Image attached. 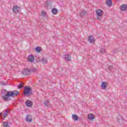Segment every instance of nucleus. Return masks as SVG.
Listing matches in <instances>:
<instances>
[{"mask_svg": "<svg viewBox=\"0 0 127 127\" xmlns=\"http://www.w3.org/2000/svg\"><path fill=\"white\" fill-rule=\"evenodd\" d=\"M19 94V92L17 90H14L12 91L7 92V95H6L7 98H9V97H16Z\"/></svg>", "mask_w": 127, "mask_h": 127, "instance_id": "nucleus-1", "label": "nucleus"}, {"mask_svg": "<svg viewBox=\"0 0 127 127\" xmlns=\"http://www.w3.org/2000/svg\"><path fill=\"white\" fill-rule=\"evenodd\" d=\"M24 95H32V89H31V87H25L24 88Z\"/></svg>", "mask_w": 127, "mask_h": 127, "instance_id": "nucleus-2", "label": "nucleus"}, {"mask_svg": "<svg viewBox=\"0 0 127 127\" xmlns=\"http://www.w3.org/2000/svg\"><path fill=\"white\" fill-rule=\"evenodd\" d=\"M7 92L9 91H6V90H4L3 92H1L2 98L3 99V100H4V101H6V102H8V101L10 100V98L9 97H6V95H7Z\"/></svg>", "mask_w": 127, "mask_h": 127, "instance_id": "nucleus-3", "label": "nucleus"}, {"mask_svg": "<svg viewBox=\"0 0 127 127\" xmlns=\"http://www.w3.org/2000/svg\"><path fill=\"white\" fill-rule=\"evenodd\" d=\"M96 13L97 15V19H98L99 20H101V18H102V16L103 15V13H104V12L102 11V9H99L96 10Z\"/></svg>", "mask_w": 127, "mask_h": 127, "instance_id": "nucleus-4", "label": "nucleus"}, {"mask_svg": "<svg viewBox=\"0 0 127 127\" xmlns=\"http://www.w3.org/2000/svg\"><path fill=\"white\" fill-rule=\"evenodd\" d=\"M22 74L25 76L30 75V69L25 68L22 71Z\"/></svg>", "mask_w": 127, "mask_h": 127, "instance_id": "nucleus-5", "label": "nucleus"}, {"mask_svg": "<svg viewBox=\"0 0 127 127\" xmlns=\"http://www.w3.org/2000/svg\"><path fill=\"white\" fill-rule=\"evenodd\" d=\"M88 41L91 44L93 43H95V39L94 38V36L92 35H90L88 37Z\"/></svg>", "mask_w": 127, "mask_h": 127, "instance_id": "nucleus-6", "label": "nucleus"}, {"mask_svg": "<svg viewBox=\"0 0 127 127\" xmlns=\"http://www.w3.org/2000/svg\"><path fill=\"white\" fill-rule=\"evenodd\" d=\"M20 10V7L15 5L13 7V12H15V13H16V12H18Z\"/></svg>", "mask_w": 127, "mask_h": 127, "instance_id": "nucleus-7", "label": "nucleus"}, {"mask_svg": "<svg viewBox=\"0 0 127 127\" xmlns=\"http://www.w3.org/2000/svg\"><path fill=\"white\" fill-rule=\"evenodd\" d=\"M101 87L103 90H106V89H107V87H108V82L106 81L102 82L101 83Z\"/></svg>", "mask_w": 127, "mask_h": 127, "instance_id": "nucleus-8", "label": "nucleus"}, {"mask_svg": "<svg viewBox=\"0 0 127 127\" xmlns=\"http://www.w3.org/2000/svg\"><path fill=\"white\" fill-rule=\"evenodd\" d=\"M28 61L29 62H31V63H33L34 62V56L30 55L28 57Z\"/></svg>", "mask_w": 127, "mask_h": 127, "instance_id": "nucleus-9", "label": "nucleus"}, {"mask_svg": "<svg viewBox=\"0 0 127 127\" xmlns=\"http://www.w3.org/2000/svg\"><path fill=\"white\" fill-rule=\"evenodd\" d=\"M72 119L73 121H75V122H78V121H79V117L76 114H73L72 115Z\"/></svg>", "mask_w": 127, "mask_h": 127, "instance_id": "nucleus-10", "label": "nucleus"}, {"mask_svg": "<svg viewBox=\"0 0 127 127\" xmlns=\"http://www.w3.org/2000/svg\"><path fill=\"white\" fill-rule=\"evenodd\" d=\"M26 121L28 123H31L32 122V119H31V116L28 115L26 117Z\"/></svg>", "mask_w": 127, "mask_h": 127, "instance_id": "nucleus-11", "label": "nucleus"}, {"mask_svg": "<svg viewBox=\"0 0 127 127\" xmlns=\"http://www.w3.org/2000/svg\"><path fill=\"white\" fill-rule=\"evenodd\" d=\"M26 106L30 108L32 106V102L30 100H27L25 102Z\"/></svg>", "mask_w": 127, "mask_h": 127, "instance_id": "nucleus-12", "label": "nucleus"}, {"mask_svg": "<svg viewBox=\"0 0 127 127\" xmlns=\"http://www.w3.org/2000/svg\"><path fill=\"white\" fill-rule=\"evenodd\" d=\"M80 16H81V17H83V16H84V15H87V11H86L85 10H82L80 13Z\"/></svg>", "mask_w": 127, "mask_h": 127, "instance_id": "nucleus-13", "label": "nucleus"}, {"mask_svg": "<svg viewBox=\"0 0 127 127\" xmlns=\"http://www.w3.org/2000/svg\"><path fill=\"white\" fill-rule=\"evenodd\" d=\"M106 3L108 6H112L113 5V1L112 0H107Z\"/></svg>", "mask_w": 127, "mask_h": 127, "instance_id": "nucleus-14", "label": "nucleus"}, {"mask_svg": "<svg viewBox=\"0 0 127 127\" xmlns=\"http://www.w3.org/2000/svg\"><path fill=\"white\" fill-rule=\"evenodd\" d=\"M64 56L65 61H71V57L69 55H65Z\"/></svg>", "mask_w": 127, "mask_h": 127, "instance_id": "nucleus-15", "label": "nucleus"}, {"mask_svg": "<svg viewBox=\"0 0 127 127\" xmlns=\"http://www.w3.org/2000/svg\"><path fill=\"white\" fill-rule=\"evenodd\" d=\"M88 119H89L90 121H94L95 116H94V115L93 114L88 115Z\"/></svg>", "mask_w": 127, "mask_h": 127, "instance_id": "nucleus-16", "label": "nucleus"}, {"mask_svg": "<svg viewBox=\"0 0 127 127\" xmlns=\"http://www.w3.org/2000/svg\"><path fill=\"white\" fill-rule=\"evenodd\" d=\"M127 4H123L121 6V10L123 11H125L127 9Z\"/></svg>", "mask_w": 127, "mask_h": 127, "instance_id": "nucleus-17", "label": "nucleus"}, {"mask_svg": "<svg viewBox=\"0 0 127 127\" xmlns=\"http://www.w3.org/2000/svg\"><path fill=\"white\" fill-rule=\"evenodd\" d=\"M36 52L38 53H40V52H41L42 51V50L41 49V47H37L35 48Z\"/></svg>", "mask_w": 127, "mask_h": 127, "instance_id": "nucleus-18", "label": "nucleus"}, {"mask_svg": "<svg viewBox=\"0 0 127 127\" xmlns=\"http://www.w3.org/2000/svg\"><path fill=\"white\" fill-rule=\"evenodd\" d=\"M8 114H9V111H8V110H5V112L3 115L4 120L6 118V117H7V115H8Z\"/></svg>", "mask_w": 127, "mask_h": 127, "instance_id": "nucleus-19", "label": "nucleus"}, {"mask_svg": "<svg viewBox=\"0 0 127 127\" xmlns=\"http://www.w3.org/2000/svg\"><path fill=\"white\" fill-rule=\"evenodd\" d=\"M52 12L53 13V14H56V13L58 12V10H57L56 8H54L52 10Z\"/></svg>", "mask_w": 127, "mask_h": 127, "instance_id": "nucleus-20", "label": "nucleus"}, {"mask_svg": "<svg viewBox=\"0 0 127 127\" xmlns=\"http://www.w3.org/2000/svg\"><path fill=\"white\" fill-rule=\"evenodd\" d=\"M44 105L46 107H49V100H45L44 102Z\"/></svg>", "mask_w": 127, "mask_h": 127, "instance_id": "nucleus-21", "label": "nucleus"}, {"mask_svg": "<svg viewBox=\"0 0 127 127\" xmlns=\"http://www.w3.org/2000/svg\"><path fill=\"white\" fill-rule=\"evenodd\" d=\"M23 85H24V83H23V82H20L19 85H18L17 87L19 89H22V88H23Z\"/></svg>", "mask_w": 127, "mask_h": 127, "instance_id": "nucleus-22", "label": "nucleus"}, {"mask_svg": "<svg viewBox=\"0 0 127 127\" xmlns=\"http://www.w3.org/2000/svg\"><path fill=\"white\" fill-rule=\"evenodd\" d=\"M3 125H4V127H9V125L8 124V122H3Z\"/></svg>", "mask_w": 127, "mask_h": 127, "instance_id": "nucleus-23", "label": "nucleus"}, {"mask_svg": "<svg viewBox=\"0 0 127 127\" xmlns=\"http://www.w3.org/2000/svg\"><path fill=\"white\" fill-rule=\"evenodd\" d=\"M42 62L44 64H46V63H47V59L43 58L42 59Z\"/></svg>", "mask_w": 127, "mask_h": 127, "instance_id": "nucleus-24", "label": "nucleus"}, {"mask_svg": "<svg viewBox=\"0 0 127 127\" xmlns=\"http://www.w3.org/2000/svg\"><path fill=\"white\" fill-rule=\"evenodd\" d=\"M32 72H33V73L36 72V68H32L30 69V74Z\"/></svg>", "mask_w": 127, "mask_h": 127, "instance_id": "nucleus-25", "label": "nucleus"}, {"mask_svg": "<svg viewBox=\"0 0 127 127\" xmlns=\"http://www.w3.org/2000/svg\"><path fill=\"white\" fill-rule=\"evenodd\" d=\"M46 15V12L43 11L42 12V16H43L44 17Z\"/></svg>", "mask_w": 127, "mask_h": 127, "instance_id": "nucleus-26", "label": "nucleus"}, {"mask_svg": "<svg viewBox=\"0 0 127 127\" xmlns=\"http://www.w3.org/2000/svg\"><path fill=\"white\" fill-rule=\"evenodd\" d=\"M108 69L111 71V70H112V69H114V66L113 65H110L108 67Z\"/></svg>", "mask_w": 127, "mask_h": 127, "instance_id": "nucleus-27", "label": "nucleus"}, {"mask_svg": "<svg viewBox=\"0 0 127 127\" xmlns=\"http://www.w3.org/2000/svg\"><path fill=\"white\" fill-rule=\"evenodd\" d=\"M105 52H106V51H105V49H101V53H102V54H104Z\"/></svg>", "mask_w": 127, "mask_h": 127, "instance_id": "nucleus-28", "label": "nucleus"}, {"mask_svg": "<svg viewBox=\"0 0 127 127\" xmlns=\"http://www.w3.org/2000/svg\"><path fill=\"white\" fill-rule=\"evenodd\" d=\"M0 84L2 86H5V85H6V84H5V82H1Z\"/></svg>", "mask_w": 127, "mask_h": 127, "instance_id": "nucleus-29", "label": "nucleus"}, {"mask_svg": "<svg viewBox=\"0 0 127 127\" xmlns=\"http://www.w3.org/2000/svg\"><path fill=\"white\" fill-rule=\"evenodd\" d=\"M45 7H48V3H46L45 4Z\"/></svg>", "mask_w": 127, "mask_h": 127, "instance_id": "nucleus-30", "label": "nucleus"}, {"mask_svg": "<svg viewBox=\"0 0 127 127\" xmlns=\"http://www.w3.org/2000/svg\"><path fill=\"white\" fill-rule=\"evenodd\" d=\"M1 116V113H0V117Z\"/></svg>", "mask_w": 127, "mask_h": 127, "instance_id": "nucleus-31", "label": "nucleus"}, {"mask_svg": "<svg viewBox=\"0 0 127 127\" xmlns=\"http://www.w3.org/2000/svg\"><path fill=\"white\" fill-rule=\"evenodd\" d=\"M118 1L120 0H117Z\"/></svg>", "mask_w": 127, "mask_h": 127, "instance_id": "nucleus-32", "label": "nucleus"}]
</instances>
